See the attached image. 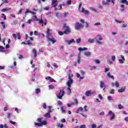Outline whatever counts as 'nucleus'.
<instances>
[{"mask_svg":"<svg viewBox=\"0 0 128 128\" xmlns=\"http://www.w3.org/2000/svg\"><path fill=\"white\" fill-rule=\"evenodd\" d=\"M90 10H93L94 12H98V10H96V8H94L92 7H91L90 8Z\"/></svg>","mask_w":128,"mask_h":128,"instance_id":"obj_36","label":"nucleus"},{"mask_svg":"<svg viewBox=\"0 0 128 128\" xmlns=\"http://www.w3.org/2000/svg\"><path fill=\"white\" fill-rule=\"evenodd\" d=\"M68 86V88H67L68 93L67 94H68L70 96V94H72V90L70 89V88H72V84H70V86Z\"/></svg>","mask_w":128,"mask_h":128,"instance_id":"obj_13","label":"nucleus"},{"mask_svg":"<svg viewBox=\"0 0 128 128\" xmlns=\"http://www.w3.org/2000/svg\"><path fill=\"white\" fill-rule=\"evenodd\" d=\"M58 34L60 35V36H62L64 34V32H60V31H58Z\"/></svg>","mask_w":128,"mask_h":128,"instance_id":"obj_60","label":"nucleus"},{"mask_svg":"<svg viewBox=\"0 0 128 128\" xmlns=\"http://www.w3.org/2000/svg\"><path fill=\"white\" fill-rule=\"evenodd\" d=\"M88 50V48H78V50L80 51V52H82V50Z\"/></svg>","mask_w":128,"mask_h":128,"instance_id":"obj_27","label":"nucleus"},{"mask_svg":"<svg viewBox=\"0 0 128 128\" xmlns=\"http://www.w3.org/2000/svg\"><path fill=\"white\" fill-rule=\"evenodd\" d=\"M115 22H117L118 24H122V22L124 23V21H120L118 20H115Z\"/></svg>","mask_w":128,"mask_h":128,"instance_id":"obj_34","label":"nucleus"},{"mask_svg":"<svg viewBox=\"0 0 128 128\" xmlns=\"http://www.w3.org/2000/svg\"><path fill=\"white\" fill-rule=\"evenodd\" d=\"M115 86L116 88H120V83L118 81H116Z\"/></svg>","mask_w":128,"mask_h":128,"instance_id":"obj_31","label":"nucleus"},{"mask_svg":"<svg viewBox=\"0 0 128 128\" xmlns=\"http://www.w3.org/2000/svg\"><path fill=\"white\" fill-rule=\"evenodd\" d=\"M108 100H114L112 99V96H108Z\"/></svg>","mask_w":128,"mask_h":128,"instance_id":"obj_39","label":"nucleus"},{"mask_svg":"<svg viewBox=\"0 0 128 128\" xmlns=\"http://www.w3.org/2000/svg\"><path fill=\"white\" fill-rule=\"evenodd\" d=\"M110 94H114V89L110 90Z\"/></svg>","mask_w":128,"mask_h":128,"instance_id":"obj_30","label":"nucleus"},{"mask_svg":"<svg viewBox=\"0 0 128 128\" xmlns=\"http://www.w3.org/2000/svg\"><path fill=\"white\" fill-rule=\"evenodd\" d=\"M100 88H106V84L104 82L101 81L100 82Z\"/></svg>","mask_w":128,"mask_h":128,"instance_id":"obj_14","label":"nucleus"},{"mask_svg":"<svg viewBox=\"0 0 128 128\" xmlns=\"http://www.w3.org/2000/svg\"><path fill=\"white\" fill-rule=\"evenodd\" d=\"M10 124H14V125L16 124V122H13L12 120H10Z\"/></svg>","mask_w":128,"mask_h":128,"instance_id":"obj_59","label":"nucleus"},{"mask_svg":"<svg viewBox=\"0 0 128 128\" xmlns=\"http://www.w3.org/2000/svg\"><path fill=\"white\" fill-rule=\"evenodd\" d=\"M46 80H49L50 82H56V80H54V78H52L50 76H48L46 78Z\"/></svg>","mask_w":128,"mask_h":128,"instance_id":"obj_11","label":"nucleus"},{"mask_svg":"<svg viewBox=\"0 0 128 128\" xmlns=\"http://www.w3.org/2000/svg\"><path fill=\"white\" fill-rule=\"evenodd\" d=\"M77 62H78V64H80V54L78 55V58L77 59Z\"/></svg>","mask_w":128,"mask_h":128,"instance_id":"obj_29","label":"nucleus"},{"mask_svg":"<svg viewBox=\"0 0 128 128\" xmlns=\"http://www.w3.org/2000/svg\"><path fill=\"white\" fill-rule=\"evenodd\" d=\"M108 116H110V120H114L116 116L114 115V113L112 112V110H110L108 113Z\"/></svg>","mask_w":128,"mask_h":128,"instance_id":"obj_7","label":"nucleus"},{"mask_svg":"<svg viewBox=\"0 0 128 128\" xmlns=\"http://www.w3.org/2000/svg\"><path fill=\"white\" fill-rule=\"evenodd\" d=\"M110 72V68H106L104 70V72Z\"/></svg>","mask_w":128,"mask_h":128,"instance_id":"obj_55","label":"nucleus"},{"mask_svg":"<svg viewBox=\"0 0 128 128\" xmlns=\"http://www.w3.org/2000/svg\"><path fill=\"white\" fill-rule=\"evenodd\" d=\"M12 10L11 8H2L1 10V12H8V10Z\"/></svg>","mask_w":128,"mask_h":128,"instance_id":"obj_17","label":"nucleus"},{"mask_svg":"<svg viewBox=\"0 0 128 128\" xmlns=\"http://www.w3.org/2000/svg\"><path fill=\"white\" fill-rule=\"evenodd\" d=\"M66 4H68V6H70V4H72V0H68L66 2Z\"/></svg>","mask_w":128,"mask_h":128,"instance_id":"obj_40","label":"nucleus"},{"mask_svg":"<svg viewBox=\"0 0 128 128\" xmlns=\"http://www.w3.org/2000/svg\"><path fill=\"white\" fill-rule=\"evenodd\" d=\"M2 16L1 18H3L4 20H6V16L4 14H2Z\"/></svg>","mask_w":128,"mask_h":128,"instance_id":"obj_37","label":"nucleus"},{"mask_svg":"<svg viewBox=\"0 0 128 128\" xmlns=\"http://www.w3.org/2000/svg\"><path fill=\"white\" fill-rule=\"evenodd\" d=\"M79 128H86V124L80 126Z\"/></svg>","mask_w":128,"mask_h":128,"instance_id":"obj_63","label":"nucleus"},{"mask_svg":"<svg viewBox=\"0 0 128 128\" xmlns=\"http://www.w3.org/2000/svg\"><path fill=\"white\" fill-rule=\"evenodd\" d=\"M94 62H95V64H100V61L98 60H95Z\"/></svg>","mask_w":128,"mask_h":128,"instance_id":"obj_32","label":"nucleus"},{"mask_svg":"<svg viewBox=\"0 0 128 128\" xmlns=\"http://www.w3.org/2000/svg\"><path fill=\"white\" fill-rule=\"evenodd\" d=\"M64 34H70V28L68 26H66V24H64Z\"/></svg>","mask_w":128,"mask_h":128,"instance_id":"obj_4","label":"nucleus"},{"mask_svg":"<svg viewBox=\"0 0 128 128\" xmlns=\"http://www.w3.org/2000/svg\"><path fill=\"white\" fill-rule=\"evenodd\" d=\"M80 42H82V38H79L76 40L77 44H80Z\"/></svg>","mask_w":128,"mask_h":128,"instance_id":"obj_44","label":"nucleus"},{"mask_svg":"<svg viewBox=\"0 0 128 128\" xmlns=\"http://www.w3.org/2000/svg\"><path fill=\"white\" fill-rule=\"evenodd\" d=\"M48 88L50 90H54V85H49Z\"/></svg>","mask_w":128,"mask_h":128,"instance_id":"obj_35","label":"nucleus"},{"mask_svg":"<svg viewBox=\"0 0 128 128\" xmlns=\"http://www.w3.org/2000/svg\"><path fill=\"white\" fill-rule=\"evenodd\" d=\"M118 108L119 110H122L124 108V107L120 104L118 106Z\"/></svg>","mask_w":128,"mask_h":128,"instance_id":"obj_47","label":"nucleus"},{"mask_svg":"<svg viewBox=\"0 0 128 128\" xmlns=\"http://www.w3.org/2000/svg\"><path fill=\"white\" fill-rule=\"evenodd\" d=\"M32 52L33 54H34V58H36V56H38V54H36V49H33Z\"/></svg>","mask_w":128,"mask_h":128,"instance_id":"obj_23","label":"nucleus"},{"mask_svg":"<svg viewBox=\"0 0 128 128\" xmlns=\"http://www.w3.org/2000/svg\"><path fill=\"white\" fill-rule=\"evenodd\" d=\"M68 80L66 82V86H70V84H72L74 82V80L72 78L74 77V74H69L68 76Z\"/></svg>","mask_w":128,"mask_h":128,"instance_id":"obj_2","label":"nucleus"},{"mask_svg":"<svg viewBox=\"0 0 128 128\" xmlns=\"http://www.w3.org/2000/svg\"><path fill=\"white\" fill-rule=\"evenodd\" d=\"M26 44H28V46H32V42H30V40H28L26 41Z\"/></svg>","mask_w":128,"mask_h":128,"instance_id":"obj_43","label":"nucleus"},{"mask_svg":"<svg viewBox=\"0 0 128 128\" xmlns=\"http://www.w3.org/2000/svg\"><path fill=\"white\" fill-rule=\"evenodd\" d=\"M64 96V90H60L57 96V98L59 100H62V96Z\"/></svg>","mask_w":128,"mask_h":128,"instance_id":"obj_5","label":"nucleus"},{"mask_svg":"<svg viewBox=\"0 0 128 128\" xmlns=\"http://www.w3.org/2000/svg\"><path fill=\"white\" fill-rule=\"evenodd\" d=\"M40 88H38L36 89L35 93L36 94H40Z\"/></svg>","mask_w":128,"mask_h":128,"instance_id":"obj_21","label":"nucleus"},{"mask_svg":"<svg viewBox=\"0 0 128 128\" xmlns=\"http://www.w3.org/2000/svg\"><path fill=\"white\" fill-rule=\"evenodd\" d=\"M42 118H38V119H37V122H42Z\"/></svg>","mask_w":128,"mask_h":128,"instance_id":"obj_49","label":"nucleus"},{"mask_svg":"<svg viewBox=\"0 0 128 128\" xmlns=\"http://www.w3.org/2000/svg\"><path fill=\"white\" fill-rule=\"evenodd\" d=\"M114 0H106L108 4H110V2H112V4H114Z\"/></svg>","mask_w":128,"mask_h":128,"instance_id":"obj_46","label":"nucleus"},{"mask_svg":"<svg viewBox=\"0 0 128 128\" xmlns=\"http://www.w3.org/2000/svg\"><path fill=\"white\" fill-rule=\"evenodd\" d=\"M84 25L78 22H76L75 24L74 29L76 30H80L81 28H84Z\"/></svg>","mask_w":128,"mask_h":128,"instance_id":"obj_3","label":"nucleus"},{"mask_svg":"<svg viewBox=\"0 0 128 128\" xmlns=\"http://www.w3.org/2000/svg\"><path fill=\"white\" fill-rule=\"evenodd\" d=\"M32 22V19H29L26 22V24H30Z\"/></svg>","mask_w":128,"mask_h":128,"instance_id":"obj_51","label":"nucleus"},{"mask_svg":"<svg viewBox=\"0 0 128 128\" xmlns=\"http://www.w3.org/2000/svg\"><path fill=\"white\" fill-rule=\"evenodd\" d=\"M47 124H48V122H46V121H43L40 123L34 122L35 126H46Z\"/></svg>","mask_w":128,"mask_h":128,"instance_id":"obj_6","label":"nucleus"},{"mask_svg":"<svg viewBox=\"0 0 128 128\" xmlns=\"http://www.w3.org/2000/svg\"><path fill=\"white\" fill-rule=\"evenodd\" d=\"M112 62H114V60H116V56H112Z\"/></svg>","mask_w":128,"mask_h":128,"instance_id":"obj_42","label":"nucleus"},{"mask_svg":"<svg viewBox=\"0 0 128 128\" xmlns=\"http://www.w3.org/2000/svg\"><path fill=\"white\" fill-rule=\"evenodd\" d=\"M38 22H39V24H42V26H44V20H42V19H38Z\"/></svg>","mask_w":128,"mask_h":128,"instance_id":"obj_22","label":"nucleus"},{"mask_svg":"<svg viewBox=\"0 0 128 128\" xmlns=\"http://www.w3.org/2000/svg\"><path fill=\"white\" fill-rule=\"evenodd\" d=\"M60 108H61V112H62V114L66 112V110H64V106H62Z\"/></svg>","mask_w":128,"mask_h":128,"instance_id":"obj_45","label":"nucleus"},{"mask_svg":"<svg viewBox=\"0 0 128 128\" xmlns=\"http://www.w3.org/2000/svg\"><path fill=\"white\" fill-rule=\"evenodd\" d=\"M12 116V114L10 112L8 113L7 117L8 120H10V116Z\"/></svg>","mask_w":128,"mask_h":128,"instance_id":"obj_38","label":"nucleus"},{"mask_svg":"<svg viewBox=\"0 0 128 128\" xmlns=\"http://www.w3.org/2000/svg\"><path fill=\"white\" fill-rule=\"evenodd\" d=\"M88 108V106L86 105L84 106V112H88V109H86V108Z\"/></svg>","mask_w":128,"mask_h":128,"instance_id":"obj_33","label":"nucleus"},{"mask_svg":"<svg viewBox=\"0 0 128 128\" xmlns=\"http://www.w3.org/2000/svg\"><path fill=\"white\" fill-rule=\"evenodd\" d=\"M74 102L75 104H78V99H74Z\"/></svg>","mask_w":128,"mask_h":128,"instance_id":"obj_56","label":"nucleus"},{"mask_svg":"<svg viewBox=\"0 0 128 128\" xmlns=\"http://www.w3.org/2000/svg\"><path fill=\"white\" fill-rule=\"evenodd\" d=\"M46 40L48 42H52V44H54V42H56V40H54V38H49L48 39H46Z\"/></svg>","mask_w":128,"mask_h":128,"instance_id":"obj_10","label":"nucleus"},{"mask_svg":"<svg viewBox=\"0 0 128 128\" xmlns=\"http://www.w3.org/2000/svg\"><path fill=\"white\" fill-rule=\"evenodd\" d=\"M57 126H58V128H64V124H60V123H58Z\"/></svg>","mask_w":128,"mask_h":128,"instance_id":"obj_28","label":"nucleus"},{"mask_svg":"<svg viewBox=\"0 0 128 128\" xmlns=\"http://www.w3.org/2000/svg\"><path fill=\"white\" fill-rule=\"evenodd\" d=\"M92 94V91L88 90L86 92V96H90Z\"/></svg>","mask_w":128,"mask_h":128,"instance_id":"obj_20","label":"nucleus"},{"mask_svg":"<svg viewBox=\"0 0 128 128\" xmlns=\"http://www.w3.org/2000/svg\"><path fill=\"white\" fill-rule=\"evenodd\" d=\"M91 54L90 52H85L84 53V56H90Z\"/></svg>","mask_w":128,"mask_h":128,"instance_id":"obj_25","label":"nucleus"},{"mask_svg":"<svg viewBox=\"0 0 128 128\" xmlns=\"http://www.w3.org/2000/svg\"><path fill=\"white\" fill-rule=\"evenodd\" d=\"M52 36V33L50 32V28H48L47 32H46V40L50 38V36Z\"/></svg>","mask_w":128,"mask_h":128,"instance_id":"obj_12","label":"nucleus"},{"mask_svg":"<svg viewBox=\"0 0 128 128\" xmlns=\"http://www.w3.org/2000/svg\"><path fill=\"white\" fill-rule=\"evenodd\" d=\"M52 4L54 8V10H56V6H58V0H52Z\"/></svg>","mask_w":128,"mask_h":128,"instance_id":"obj_8","label":"nucleus"},{"mask_svg":"<svg viewBox=\"0 0 128 128\" xmlns=\"http://www.w3.org/2000/svg\"><path fill=\"white\" fill-rule=\"evenodd\" d=\"M122 28H126V24H123Z\"/></svg>","mask_w":128,"mask_h":128,"instance_id":"obj_61","label":"nucleus"},{"mask_svg":"<svg viewBox=\"0 0 128 128\" xmlns=\"http://www.w3.org/2000/svg\"><path fill=\"white\" fill-rule=\"evenodd\" d=\"M107 76L110 78H112V80H114V76L110 75V72L107 73Z\"/></svg>","mask_w":128,"mask_h":128,"instance_id":"obj_18","label":"nucleus"},{"mask_svg":"<svg viewBox=\"0 0 128 128\" xmlns=\"http://www.w3.org/2000/svg\"><path fill=\"white\" fill-rule=\"evenodd\" d=\"M34 36H38V32L37 30L34 31Z\"/></svg>","mask_w":128,"mask_h":128,"instance_id":"obj_58","label":"nucleus"},{"mask_svg":"<svg viewBox=\"0 0 128 128\" xmlns=\"http://www.w3.org/2000/svg\"><path fill=\"white\" fill-rule=\"evenodd\" d=\"M98 40H102V36L99 35L98 36Z\"/></svg>","mask_w":128,"mask_h":128,"instance_id":"obj_50","label":"nucleus"},{"mask_svg":"<svg viewBox=\"0 0 128 128\" xmlns=\"http://www.w3.org/2000/svg\"><path fill=\"white\" fill-rule=\"evenodd\" d=\"M65 42H66L68 44H72V42L74 43L76 42V41H74V39H72L71 40H64Z\"/></svg>","mask_w":128,"mask_h":128,"instance_id":"obj_9","label":"nucleus"},{"mask_svg":"<svg viewBox=\"0 0 128 128\" xmlns=\"http://www.w3.org/2000/svg\"><path fill=\"white\" fill-rule=\"evenodd\" d=\"M58 106H62V102L60 100L58 102Z\"/></svg>","mask_w":128,"mask_h":128,"instance_id":"obj_57","label":"nucleus"},{"mask_svg":"<svg viewBox=\"0 0 128 128\" xmlns=\"http://www.w3.org/2000/svg\"><path fill=\"white\" fill-rule=\"evenodd\" d=\"M120 2H122V4H126V6H128V2L126 0H122L121 1H120Z\"/></svg>","mask_w":128,"mask_h":128,"instance_id":"obj_19","label":"nucleus"},{"mask_svg":"<svg viewBox=\"0 0 128 128\" xmlns=\"http://www.w3.org/2000/svg\"><path fill=\"white\" fill-rule=\"evenodd\" d=\"M68 12L64 13L62 16L63 18H66V17L68 16Z\"/></svg>","mask_w":128,"mask_h":128,"instance_id":"obj_48","label":"nucleus"},{"mask_svg":"<svg viewBox=\"0 0 128 128\" xmlns=\"http://www.w3.org/2000/svg\"><path fill=\"white\" fill-rule=\"evenodd\" d=\"M118 60L120 64H124V60H122V59H120Z\"/></svg>","mask_w":128,"mask_h":128,"instance_id":"obj_54","label":"nucleus"},{"mask_svg":"<svg viewBox=\"0 0 128 128\" xmlns=\"http://www.w3.org/2000/svg\"><path fill=\"white\" fill-rule=\"evenodd\" d=\"M28 12H30V14H32L34 16L32 19V22H38V18L36 16V13L32 11L27 10L25 12V16H26L27 14H28Z\"/></svg>","mask_w":128,"mask_h":128,"instance_id":"obj_1","label":"nucleus"},{"mask_svg":"<svg viewBox=\"0 0 128 128\" xmlns=\"http://www.w3.org/2000/svg\"><path fill=\"white\" fill-rule=\"evenodd\" d=\"M96 128V124H92V128Z\"/></svg>","mask_w":128,"mask_h":128,"instance_id":"obj_64","label":"nucleus"},{"mask_svg":"<svg viewBox=\"0 0 128 128\" xmlns=\"http://www.w3.org/2000/svg\"><path fill=\"white\" fill-rule=\"evenodd\" d=\"M118 92H126V86L122 87L118 90Z\"/></svg>","mask_w":128,"mask_h":128,"instance_id":"obj_15","label":"nucleus"},{"mask_svg":"<svg viewBox=\"0 0 128 128\" xmlns=\"http://www.w3.org/2000/svg\"><path fill=\"white\" fill-rule=\"evenodd\" d=\"M96 66H93L90 68V70H96Z\"/></svg>","mask_w":128,"mask_h":128,"instance_id":"obj_53","label":"nucleus"},{"mask_svg":"<svg viewBox=\"0 0 128 128\" xmlns=\"http://www.w3.org/2000/svg\"><path fill=\"white\" fill-rule=\"evenodd\" d=\"M4 48L2 46H0V52H4Z\"/></svg>","mask_w":128,"mask_h":128,"instance_id":"obj_52","label":"nucleus"},{"mask_svg":"<svg viewBox=\"0 0 128 128\" xmlns=\"http://www.w3.org/2000/svg\"><path fill=\"white\" fill-rule=\"evenodd\" d=\"M44 116L46 117V118H52V116L50 115V113L48 112V113H46L44 114Z\"/></svg>","mask_w":128,"mask_h":128,"instance_id":"obj_16","label":"nucleus"},{"mask_svg":"<svg viewBox=\"0 0 128 128\" xmlns=\"http://www.w3.org/2000/svg\"><path fill=\"white\" fill-rule=\"evenodd\" d=\"M102 4H104V6H108V4H110L108 3V2L106 0H103L102 1Z\"/></svg>","mask_w":128,"mask_h":128,"instance_id":"obj_24","label":"nucleus"},{"mask_svg":"<svg viewBox=\"0 0 128 128\" xmlns=\"http://www.w3.org/2000/svg\"><path fill=\"white\" fill-rule=\"evenodd\" d=\"M96 44H102V42L101 41H100V40H97L96 42Z\"/></svg>","mask_w":128,"mask_h":128,"instance_id":"obj_41","label":"nucleus"},{"mask_svg":"<svg viewBox=\"0 0 128 128\" xmlns=\"http://www.w3.org/2000/svg\"><path fill=\"white\" fill-rule=\"evenodd\" d=\"M88 42H90L91 44H94V39L88 38Z\"/></svg>","mask_w":128,"mask_h":128,"instance_id":"obj_26","label":"nucleus"},{"mask_svg":"<svg viewBox=\"0 0 128 128\" xmlns=\"http://www.w3.org/2000/svg\"><path fill=\"white\" fill-rule=\"evenodd\" d=\"M78 110H81L82 112H84V108L82 107H80L78 109Z\"/></svg>","mask_w":128,"mask_h":128,"instance_id":"obj_62","label":"nucleus"}]
</instances>
